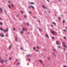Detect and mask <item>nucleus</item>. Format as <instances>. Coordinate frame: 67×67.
I'll return each mask as SVG.
<instances>
[{
  "mask_svg": "<svg viewBox=\"0 0 67 67\" xmlns=\"http://www.w3.org/2000/svg\"><path fill=\"white\" fill-rule=\"evenodd\" d=\"M26 56L28 57H31V56H32V55L31 54H28V55H26Z\"/></svg>",
  "mask_w": 67,
  "mask_h": 67,
  "instance_id": "nucleus-1",
  "label": "nucleus"
},
{
  "mask_svg": "<svg viewBox=\"0 0 67 67\" xmlns=\"http://www.w3.org/2000/svg\"><path fill=\"white\" fill-rule=\"evenodd\" d=\"M0 36L1 37H4V35L3 33L0 34Z\"/></svg>",
  "mask_w": 67,
  "mask_h": 67,
  "instance_id": "nucleus-2",
  "label": "nucleus"
},
{
  "mask_svg": "<svg viewBox=\"0 0 67 67\" xmlns=\"http://www.w3.org/2000/svg\"><path fill=\"white\" fill-rule=\"evenodd\" d=\"M4 62V60L3 59H2L0 61L1 63H3Z\"/></svg>",
  "mask_w": 67,
  "mask_h": 67,
  "instance_id": "nucleus-3",
  "label": "nucleus"
},
{
  "mask_svg": "<svg viewBox=\"0 0 67 67\" xmlns=\"http://www.w3.org/2000/svg\"><path fill=\"white\" fill-rule=\"evenodd\" d=\"M62 44L63 45V46H64V47H67L66 46V45L65 44V42H63Z\"/></svg>",
  "mask_w": 67,
  "mask_h": 67,
  "instance_id": "nucleus-4",
  "label": "nucleus"
},
{
  "mask_svg": "<svg viewBox=\"0 0 67 67\" xmlns=\"http://www.w3.org/2000/svg\"><path fill=\"white\" fill-rule=\"evenodd\" d=\"M51 33H52V34H55V33H56V32L55 31H51Z\"/></svg>",
  "mask_w": 67,
  "mask_h": 67,
  "instance_id": "nucleus-5",
  "label": "nucleus"
},
{
  "mask_svg": "<svg viewBox=\"0 0 67 67\" xmlns=\"http://www.w3.org/2000/svg\"><path fill=\"white\" fill-rule=\"evenodd\" d=\"M56 44H57V45H59V42L58 41H56Z\"/></svg>",
  "mask_w": 67,
  "mask_h": 67,
  "instance_id": "nucleus-6",
  "label": "nucleus"
},
{
  "mask_svg": "<svg viewBox=\"0 0 67 67\" xmlns=\"http://www.w3.org/2000/svg\"><path fill=\"white\" fill-rule=\"evenodd\" d=\"M0 10L1 11V13H2V9L0 8Z\"/></svg>",
  "mask_w": 67,
  "mask_h": 67,
  "instance_id": "nucleus-7",
  "label": "nucleus"
},
{
  "mask_svg": "<svg viewBox=\"0 0 67 67\" xmlns=\"http://www.w3.org/2000/svg\"><path fill=\"white\" fill-rule=\"evenodd\" d=\"M39 62H40V63H43V61H42V60H39Z\"/></svg>",
  "mask_w": 67,
  "mask_h": 67,
  "instance_id": "nucleus-8",
  "label": "nucleus"
},
{
  "mask_svg": "<svg viewBox=\"0 0 67 67\" xmlns=\"http://www.w3.org/2000/svg\"><path fill=\"white\" fill-rule=\"evenodd\" d=\"M45 36L47 37V38H49V37H48V36L47 35V34H45Z\"/></svg>",
  "mask_w": 67,
  "mask_h": 67,
  "instance_id": "nucleus-9",
  "label": "nucleus"
},
{
  "mask_svg": "<svg viewBox=\"0 0 67 67\" xmlns=\"http://www.w3.org/2000/svg\"><path fill=\"white\" fill-rule=\"evenodd\" d=\"M53 55L54 56H55V57H56V55H55V54L53 52Z\"/></svg>",
  "mask_w": 67,
  "mask_h": 67,
  "instance_id": "nucleus-10",
  "label": "nucleus"
},
{
  "mask_svg": "<svg viewBox=\"0 0 67 67\" xmlns=\"http://www.w3.org/2000/svg\"><path fill=\"white\" fill-rule=\"evenodd\" d=\"M20 63L17 62V64H16V65H20Z\"/></svg>",
  "mask_w": 67,
  "mask_h": 67,
  "instance_id": "nucleus-11",
  "label": "nucleus"
},
{
  "mask_svg": "<svg viewBox=\"0 0 67 67\" xmlns=\"http://www.w3.org/2000/svg\"><path fill=\"white\" fill-rule=\"evenodd\" d=\"M53 50L54 51V52H57V50H55V49H53Z\"/></svg>",
  "mask_w": 67,
  "mask_h": 67,
  "instance_id": "nucleus-12",
  "label": "nucleus"
},
{
  "mask_svg": "<svg viewBox=\"0 0 67 67\" xmlns=\"http://www.w3.org/2000/svg\"><path fill=\"white\" fill-rule=\"evenodd\" d=\"M30 4H34L35 3L33 2H30Z\"/></svg>",
  "mask_w": 67,
  "mask_h": 67,
  "instance_id": "nucleus-13",
  "label": "nucleus"
},
{
  "mask_svg": "<svg viewBox=\"0 0 67 67\" xmlns=\"http://www.w3.org/2000/svg\"><path fill=\"white\" fill-rule=\"evenodd\" d=\"M11 45H10L9 47V49H11Z\"/></svg>",
  "mask_w": 67,
  "mask_h": 67,
  "instance_id": "nucleus-14",
  "label": "nucleus"
},
{
  "mask_svg": "<svg viewBox=\"0 0 67 67\" xmlns=\"http://www.w3.org/2000/svg\"><path fill=\"white\" fill-rule=\"evenodd\" d=\"M8 8H9V9H11V7H10V6L9 5H8Z\"/></svg>",
  "mask_w": 67,
  "mask_h": 67,
  "instance_id": "nucleus-15",
  "label": "nucleus"
},
{
  "mask_svg": "<svg viewBox=\"0 0 67 67\" xmlns=\"http://www.w3.org/2000/svg\"><path fill=\"white\" fill-rule=\"evenodd\" d=\"M15 41H17V38H16V37H15Z\"/></svg>",
  "mask_w": 67,
  "mask_h": 67,
  "instance_id": "nucleus-16",
  "label": "nucleus"
},
{
  "mask_svg": "<svg viewBox=\"0 0 67 67\" xmlns=\"http://www.w3.org/2000/svg\"><path fill=\"white\" fill-rule=\"evenodd\" d=\"M42 7H43L44 9H46L45 7V6H44L43 5H42Z\"/></svg>",
  "mask_w": 67,
  "mask_h": 67,
  "instance_id": "nucleus-17",
  "label": "nucleus"
},
{
  "mask_svg": "<svg viewBox=\"0 0 67 67\" xmlns=\"http://www.w3.org/2000/svg\"><path fill=\"white\" fill-rule=\"evenodd\" d=\"M30 7H31V8H33V9H34V7H33V6H32V5H30Z\"/></svg>",
  "mask_w": 67,
  "mask_h": 67,
  "instance_id": "nucleus-18",
  "label": "nucleus"
},
{
  "mask_svg": "<svg viewBox=\"0 0 67 67\" xmlns=\"http://www.w3.org/2000/svg\"><path fill=\"white\" fill-rule=\"evenodd\" d=\"M53 23L54 25H56V24L54 22H53Z\"/></svg>",
  "mask_w": 67,
  "mask_h": 67,
  "instance_id": "nucleus-19",
  "label": "nucleus"
},
{
  "mask_svg": "<svg viewBox=\"0 0 67 67\" xmlns=\"http://www.w3.org/2000/svg\"><path fill=\"white\" fill-rule=\"evenodd\" d=\"M5 31H6V32H7V31H8V28H7L6 29Z\"/></svg>",
  "mask_w": 67,
  "mask_h": 67,
  "instance_id": "nucleus-20",
  "label": "nucleus"
},
{
  "mask_svg": "<svg viewBox=\"0 0 67 67\" xmlns=\"http://www.w3.org/2000/svg\"><path fill=\"white\" fill-rule=\"evenodd\" d=\"M48 60H50L51 59V58H48Z\"/></svg>",
  "mask_w": 67,
  "mask_h": 67,
  "instance_id": "nucleus-21",
  "label": "nucleus"
},
{
  "mask_svg": "<svg viewBox=\"0 0 67 67\" xmlns=\"http://www.w3.org/2000/svg\"><path fill=\"white\" fill-rule=\"evenodd\" d=\"M0 30H1V31H3V29L2 28H0Z\"/></svg>",
  "mask_w": 67,
  "mask_h": 67,
  "instance_id": "nucleus-22",
  "label": "nucleus"
},
{
  "mask_svg": "<svg viewBox=\"0 0 67 67\" xmlns=\"http://www.w3.org/2000/svg\"><path fill=\"white\" fill-rule=\"evenodd\" d=\"M11 59H12V58H11V57H10L9 58V60H11Z\"/></svg>",
  "mask_w": 67,
  "mask_h": 67,
  "instance_id": "nucleus-23",
  "label": "nucleus"
},
{
  "mask_svg": "<svg viewBox=\"0 0 67 67\" xmlns=\"http://www.w3.org/2000/svg\"><path fill=\"white\" fill-rule=\"evenodd\" d=\"M11 5L12 6V7H14V6L13 5V4H11Z\"/></svg>",
  "mask_w": 67,
  "mask_h": 67,
  "instance_id": "nucleus-24",
  "label": "nucleus"
},
{
  "mask_svg": "<svg viewBox=\"0 0 67 67\" xmlns=\"http://www.w3.org/2000/svg\"><path fill=\"white\" fill-rule=\"evenodd\" d=\"M27 25H28V26H29V24L28 23H27Z\"/></svg>",
  "mask_w": 67,
  "mask_h": 67,
  "instance_id": "nucleus-25",
  "label": "nucleus"
},
{
  "mask_svg": "<svg viewBox=\"0 0 67 67\" xmlns=\"http://www.w3.org/2000/svg\"><path fill=\"white\" fill-rule=\"evenodd\" d=\"M33 49L34 50H35V47H34L33 48Z\"/></svg>",
  "mask_w": 67,
  "mask_h": 67,
  "instance_id": "nucleus-26",
  "label": "nucleus"
},
{
  "mask_svg": "<svg viewBox=\"0 0 67 67\" xmlns=\"http://www.w3.org/2000/svg\"><path fill=\"white\" fill-rule=\"evenodd\" d=\"M21 34H23V32L22 31H21Z\"/></svg>",
  "mask_w": 67,
  "mask_h": 67,
  "instance_id": "nucleus-27",
  "label": "nucleus"
},
{
  "mask_svg": "<svg viewBox=\"0 0 67 67\" xmlns=\"http://www.w3.org/2000/svg\"><path fill=\"white\" fill-rule=\"evenodd\" d=\"M3 24L1 23H0V25H3Z\"/></svg>",
  "mask_w": 67,
  "mask_h": 67,
  "instance_id": "nucleus-28",
  "label": "nucleus"
},
{
  "mask_svg": "<svg viewBox=\"0 0 67 67\" xmlns=\"http://www.w3.org/2000/svg\"><path fill=\"white\" fill-rule=\"evenodd\" d=\"M63 38H64V39H65V40H66V37H63Z\"/></svg>",
  "mask_w": 67,
  "mask_h": 67,
  "instance_id": "nucleus-29",
  "label": "nucleus"
},
{
  "mask_svg": "<svg viewBox=\"0 0 67 67\" xmlns=\"http://www.w3.org/2000/svg\"><path fill=\"white\" fill-rule=\"evenodd\" d=\"M16 62H18V59H16Z\"/></svg>",
  "mask_w": 67,
  "mask_h": 67,
  "instance_id": "nucleus-30",
  "label": "nucleus"
},
{
  "mask_svg": "<svg viewBox=\"0 0 67 67\" xmlns=\"http://www.w3.org/2000/svg\"><path fill=\"white\" fill-rule=\"evenodd\" d=\"M58 18L59 20H60V17H59V16H58Z\"/></svg>",
  "mask_w": 67,
  "mask_h": 67,
  "instance_id": "nucleus-31",
  "label": "nucleus"
},
{
  "mask_svg": "<svg viewBox=\"0 0 67 67\" xmlns=\"http://www.w3.org/2000/svg\"><path fill=\"white\" fill-rule=\"evenodd\" d=\"M39 30L40 31V32H41V31H42V30H41V29H39Z\"/></svg>",
  "mask_w": 67,
  "mask_h": 67,
  "instance_id": "nucleus-32",
  "label": "nucleus"
},
{
  "mask_svg": "<svg viewBox=\"0 0 67 67\" xmlns=\"http://www.w3.org/2000/svg\"><path fill=\"white\" fill-rule=\"evenodd\" d=\"M57 47H58V48H60V47L59 46H58Z\"/></svg>",
  "mask_w": 67,
  "mask_h": 67,
  "instance_id": "nucleus-33",
  "label": "nucleus"
},
{
  "mask_svg": "<svg viewBox=\"0 0 67 67\" xmlns=\"http://www.w3.org/2000/svg\"><path fill=\"white\" fill-rule=\"evenodd\" d=\"M21 13H23V11H21Z\"/></svg>",
  "mask_w": 67,
  "mask_h": 67,
  "instance_id": "nucleus-34",
  "label": "nucleus"
},
{
  "mask_svg": "<svg viewBox=\"0 0 67 67\" xmlns=\"http://www.w3.org/2000/svg\"><path fill=\"white\" fill-rule=\"evenodd\" d=\"M5 36H8V34H6L5 35Z\"/></svg>",
  "mask_w": 67,
  "mask_h": 67,
  "instance_id": "nucleus-35",
  "label": "nucleus"
},
{
  "mask_svg": "<svg viewBox=\"0 0 67 67\" xmlns=\"http://www.w3.org/2000/svg\"><path fill=\"white\" fill-rule=\"evenodd\" d=\"M20 49H22V50H23V48L22 47H20Z\"/></svg>",
  "mask_w": 67,
  "mask_h": 67,
  "instance_id": "nucleus-36",
  "label": "nucleus"
},
{
  "mask_svg": "<svg viewBox=\"0 0 67 67\" xmlns=\"http://www.w3.org/2000/svg\"><path fill=\"white\" fill-rule=\"evenodd\" d=\"M63 31H64V32H66V30H63Z\"/></svg>",
  "mask_w": 67,
  "mask_h": 67,
  "instance_id": "nucleus-37",
  "label": "nucleus"
},
{
  "mask_svg": "<svg viewBox=\"0 0 67 67\" xmlns=\"http://www.w3.org/2000/svg\"><path fill=\"white\" fill-rule=\"evenodd\" d=\"M63 23H65V21L64 20L63 21Z\"/></svg>",
  "mask_w": 67,
  "mask_h": 67,
  "instance_id": "nucleus-38",
  "label": "nucleus"
},
{
  "mask_svg": "<svg viewBox=\"0 0 67 67\" xmlns=\"http://www.w3.org/2000/svg\"><path fill=\"white\" fill-rule=\"evenodd\" d=\"M29 13H30V14H31V13L29 11L28 12Z\"/></svg>",
  "mask_w": 67,
  "mask_h": 67,
  "instance_id": "nucleus-39",
  "label": "nucleus"
},
{
  "mask_svg": "<svg viewBox=\"0 0 67 67\" xmlns=\"http://www.w3.org/2000/svg\"><path fill=\"white\" fill-rule=\"evenodd\" d=\"M52 38L53 39H54V38H54V37H52Z\"/></svg>",
  "mask_w": 67,
  "mask_h": 67,
  "instance_id": "nucleus-40",
  "label": "nucleus"
},
{
  "mask_svg": "<svg viewBox=\"0 0 67 67\" xmlns=\"http://www.w3.org/2000/svg\"><path fill=\"white\" fill-rule=\"evenodd\" d=\"M63 50L64 51H65V49L64 48H63Z\"/></svg>",
  "mask_w": 67,
  "mask_h": 67,
  "instance_id": "nucleus-41",
  "label": "nucleus"
},
{
  "mask_svg": "<svg viewBox=\"0 0 67 67\" xmlns=\"http://www.w3.org/2000/svg\"><path fill=\"white\" fill-rule=\"evenodd\" d=\"M7 60H6V62H5V64H7Z\"/></svg>",
  "mask_w": 67,
  "mask_h": 67,
  "instance_id": "nucleus-42",
  "label": "nucleus"
},
{
  "mask_svg": "<svg viewBox=\"0 0 67 67\" xmlns=\"http://www.w3.org/2000/svg\"><path fill=\"white\" fill-rule=\"evenodd\" d=\"M22 30L23 31H24V29H23Z\"/></svg>",
  "mask_w": 67,
  "mask_h": 67,
  "instance_id": "nucleus-43",
  "label": "nucleus"
},
{
  "mask_svg": "<svg viewBox=\"0 0 67 67\" xmlns=\"http://www.w3.org/2000/svg\"><path fill=\"white\" fill-rule=\"evenodd\" d=\"M13 30H14V31H15V29L14 28H13Z\"/></svg>",
  "mask_w": 67,
  "mask_h": 67,
  "instance_id": "nucleus-44",
  "label": "nucleus"
},
{
  "mask_svg": "<svg viewBox=\"0 0 67 67\" xmlns=\"http://www.w3.org/2000/svg\"><path fill=\"white\" fill-rule=\"evenodd\" d=\"M28 60H29V61H30V59H29Z\"/></svg>",
  "mask_w": 67,
  "mask_h": 67,
  "instance_id": "nucleus-45",
  "label": "nucleus"
},
{
  "mask_svg": "<svg viewBox=\"0 0 67 67\" xmlns=\"http://www.w3.org/2000/svg\"><path fill=\"white\" fill-rule=\"evenodd\" d=\"M47 1H48V2H49V0H47Z\"/></svg>",
  "mask_w": 67,
  "mask_h": 67,
  "instance_id": "nucleus-46",
  "label": "nucleus"
},
{
  "mask_svg": "<svg viewBox=\"0 0 67 67\" xmlns=\"http://www.w3.org/2000/svg\"><path fill=\"white\" fill-rule=\"evenodd\" d=\"M3 31H4V32H6V30H3Z\"/></svg>",
  "mask_w": 67,
  "mask_h": 67,
  "instance_id": "nucleus-47",
  "label": "nucleus"
},
{
  "mask_svg": "<svg viewBox=\"0 0 67 67\" xmlns=\"http://www.w3.org/2000/svg\"><path fill=\"white\" fill-rule=\"evenodd\" d=\"M37 48H39V47H38V46H37Z\"/></svg>",
  "mask_w": 67,
  "mask_h": 67,
  "instance_id": "nucleus-48",
  "label": "nucleus"
},
{
  "mask_svg": "<svg viewBox=\"0 0 67 67\" xmlns=\"http://www.w3.org/2000/svg\"><path fill=\"white\" fill-rule=\"evenodd\" d=\"M51 26H52V27H53V25H51Z\"/></svg>",
  "mask_w": 67,
  "mask_h": 67,
  "instance_id": "nucleus-49",
  "label": "nucleus"
},
{
  "mask_svg": "<svg viewBox=\"0 0 67 67\" xmlns=\"http://www.w3.org/2000/svg\"><path fill=\"white\" fill-rule=\"evenodd\" d=\"M36 52H38V51L37 50H36Z\"/></svg>",
  "mask_w": 67,
  "mask_h": 67,
  "instance_id": "nucleus-50",
  "label": "nucleus"
},
{
  "mask_svg": "<svg viewBox=\"0 0 67 67\" xmlns=\"http://www.w3.org/2000/svg\"><path fill=\"white\" fill-rule=\"evenodd\" d=\"M8 2H9V3H10V1H8Z\"/></svg>",
  "mask_w": 67,
  "mask_h": 67,
  "instance_id": "nucleus-51",
  "label": "nucleus"
},
{
  "mask_svg": "<svg viewBox=\"0 0 67 67\" xmlns=\"http://www.w3.org/2000/svg\"><path fill=\"white\" fill-rule=\"evenodd\" d=\"M63 67H66V66H65V65H64L63 66Z\"/></svg>",
  "mask_w": 67,
  "mask_h": 67,
  "instance_id": "nucleus-52",
  "label": "nucleus"
},
{
  "mask_svg": "<svg viewBox=\"0 0 67 67\" xmlns=\"http://www.w3.org/2000/svg\"><path fill=\"white\" fill-rule=\"evenodd\" d=\"M24 17H26V15H25L24 16Z\"/></svg>",
  "mask_w": 67,
  "mask_h": 67,
  "instance_id": "nucleus-53",
  "label": "nucleus"
},
{
  "mask_svg": "<svg viewBox=\"0 0 67 67\" xmlns=\"http://www.w3.org/2000/svg\"><path fill=\"white\" fill-rule=\"evenodd\" d=\"M65 29H67V27H65Z\"/></svg>",
  "mask_w": 67,
  "mask_h": 67,
  "instance_id": "nucleus-54",
  "label": "nucleus"
},
{
  "mask_svg": "<svg viewBox=\"0 0 67 67\" xmlns=\"http://www.w3.org/2000/svg\"><path fill=\"white\" fill-rule=\"evenodd\" d=\"M28 7L29 8V9H30V7L29 6H28Z\"/></svg>",
  "mask_w": 67,
  "mask_h": 67,
  "instance_id": "nucleus-55",
  "label": "nucleus"
},
{
  "mask_svg": "<svg viewBox=\"0 0 67 67\" xmlns=\"http://www.w3.org/2000/svg\"><path fill=\"white\" fill-rule=\"evenodd\" d=\"M41 55L42 56H43V54H41Z\"/></svg>",
  "mask_w": 67,
  "mask_h": 67,
  "instance_id": "nucleus-56",
  "label": "nucleus"
},
{
  "mask_svg": "<svg viewBox=\"0 0 67 67\" xmlns=\"http://www.w3.org/2000/svg\"><path fill=\"white\" fill-rule=\"evenodd\" d=\"M25 29L26 30H26H27V29Z\"/></svg>",
  "mask_w": 67,
  "mask_h": 67,
  "instance_id": "nucleus-57",
  "label": "nucleus"
},
{
  "mask_svg": "<svg viewBox=\"0 0 67 67\" xmlns=\"http://www.w3.org/2000/svg\"><path fill=\"white\" fill-rule=\"evenodd\" d=\"M34 19H36V17H34Z\"/></svg>",
  "mask_w": 67,
  "mask_h": 67,
  "instance_id": "nucleus-58",
  "label": "nucleus"
},
{
  "mask_svg": "<svg viewBox=\"0 0 67 67\" xmlns=\"http://www.w3.org/2000/svg\"><path fill=\"white\" fill-rule=\"evenodd\" d=\"M49 12V13H51L50 12Z\"/></svg>",
  "mask_w": 67,
  "mask_h": 67,
  "instance_id": "nucleus-59",
  "label": "nucleus"
},
{
  "mask_svg": "<svg viewBox=\"0 0 67 67\" xmlns=\"http://www.w3.org/2000/svg\"><path fill=\"white\" fill-rule=\"evenodd\" d=\"M17 16H19V15H17Z\"/></svg>",
  "mask_w": 67,
  "mask_h": 67,
  "instance_id": "nucleus-60",
  "label": "nucleus"
},
{
  "mask_svg": "<svg viewBox=\"0 0 67 67\" xmlns=\"http://www.w3.org/2000/svg\"><path fill=\"white\" fill-rule=\"evenodd\" d=\"M28 34H29V32H28Z\"/></svg>",
  "mask_w": 67,
  "mask_h": 67,
  "instance_id": "nucleus-61",
  "label": "nucleus"
},
{
  "mask_svg": "<svg viewBox=\"0 0 67 67\" xmlns=\"http://www.w3.org/2000/svg\"><path fill=\"white\" fill-rule=\"evenodd\" d=\"M65 67H67V66H65Z\"/></svg>",
  "mask_w": 67,
  "mask_h": 67,
  "instance_id": "nucleus-62",
  "label": "nucleus"
},
{
  "mask_svg": "<svg viewBox=\"0 0 67 67\" xmlns=\"http://www.w3.org/2000/svg\"><path fill=\"white\" fill-rule=\"evenodd\" d=\"M59 2H60V1H59Z\"/></svg>",
  "mask_w": 67,
  "mask_h": 67,
  "instance_id": "nucleus-63",
  "label": "nucleus"
},
{
  "mask_svg": "<svg viewBox=\"0 0 67 67\" xmlns=\"http://www.w3.org/2000/svg\"><path fill=\"white\" fill-rule=\"evenodd\" d=\"M6 55V56H7V55Z\"/></svg>",
  "mask_w": 67,
  "mask_h": 67,
  "instance_id": "nucleus-64",
  "label": "nucleus"
}]
</instances>
